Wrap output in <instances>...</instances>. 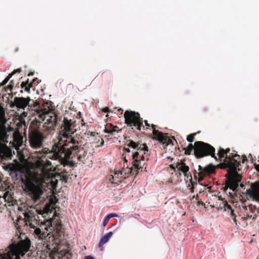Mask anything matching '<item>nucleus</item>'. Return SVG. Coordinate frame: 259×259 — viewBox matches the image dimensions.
<instances>
[{"instance_id":"nucleus-1","label":"nucleus","mask_w":259,"mask_h":259,"mask_svg":"<svg viewBox=\"0 0 259 259\" xmlns=\"http://www.w3.org/2000/svg\"><path fill=\"white\" fill-rule=\"evenodd\" d=\"M38 159L34 165L40 170L39 173L31 171L25 173L22 169L18 168L17 176L14 180L20 181L23 184V191L31 200L37 202L40 200L44 193L43 187L50 189H54L57 187L58 180L56 177H62L63 181L66 182L68 176L66 170L61 172V175L54 173L52 171V163L48 160L46 153L42 150L39 151L37 154Z\"/></svg>"},{"instance_id":"nucleus-2","label":"nucleus","mask_w":259,"mask_h":259,"mask_svg":"<svg viewBox=\"0 0 259 259\" xmlns=\"http://www.w3.org/2000/svg\"><path fill=\"white\" fill-rule=\"evenodd\" d=\"M75 126V121L64 117L61 127L62 130L60 131L62 137L53 144L51 150L47 148L42 149L47 158L59 160L64 166L68 165L73 166L72 162L67 159H73L76 155L78 161H83L84 157L78 154L82 145V137L74 134L75 130L73 128Z\"/></svg>"},{"instance_id":"nucleus-3","label":"nucleus","mask_w":259,"mask_h":259,"mask_svg":"<svg viewBox=\"0 0 259 259\" xmlns=\"http://www.w3.org/2000/svg\"><path fill=\"white\" fill-rule=\"evenodd\" d=\"M217 154L220 161H222V158H224V159L217 167L221 169L228 168L227 180L226 181L224 190L226 192L229 188L233 191H235L242 180V176L237 172V170H241V161L244 163L247 161V158L245 155L240 157L235 151L227 156L225 149L222 147L219 148Z\"/></svg>"},{"instance_id":"nucleus-4","label":"nucleus","mask_w":259,"mask_h":259,"mask_svg":"<svg viewBox=\"0 0 259 259\" xmlns=\"http://www.w3.org/2000/svg\"><path fill=\"white\" fill-rule=\"evenodd\" d=\"M36 211L34 208L29 207H27L23 213L26 225L34 229L33 233L36 237L40 240H46L53 230H56L58 234L63 232L62 225L60 220H46L40 222L39 220H36Z\"/></svg>"},{"instance_id":"nucleus-5","label":"nucleus","mask_w":259,"mask_h":259,"mask_svg":"<svg viewBox=\"0 0 259 259\" xmlns=\"http://www.w3.org/2000/svg\"><path fill=\"white\" fill-rule=\"evenodd\" d=\"M46 120L44 123L41 132L47 134H50L54 131L56 126L58 117L55 112H43L39 113L30 123L29 129H37L39 130L41 123Z\"/></svg>"},{"instance_id":"nucleus-6","label":"nucleus","mask_w":259,"mask_h":259,"mask_svg":"<svg viewBox=\"0 0 259 259\" xmlns=\"http://www.w3.org/2000/svg\"><path fill=\"white\" fill-rule=\"evenodd\" d=\"M31 242L26 237L17 243H12L6 249V252L0 254V259H21L29 251Z\"/></svg>"},{"instance_id":"nucleus-7","label":"nucleus","mask_w":259,"mask_h":259,"mask_svg":"<svg viewBox=\"0 0 259 259\" xmlns=\"http://www.w3.org/2000/svg\"><path fill=\"white\" fill-rule=\"evenodd\" d=\"M48 135L37 129H28L27 140L30 147L35 150L42 148L43 143Z\"/></svg>"},{"instance_id":"nucleus-8","label":"nucleus","mask_w":259,"mask_h":259,"mask_svg":"<svg viewBox=\"0 0 259 259\" xmlns=\"http://www.w3.org/2000/svg\"><path fill=\"white\" fill-rule=\"evenodd\" d=\"M195 157L196 158L211 156L217 159L215 148L210 144L202 141H196L195 142Z\"/></svg>"},{"instance_id":"nucleus-9","label":"nucleus","mask_w":259,"mask_h":259,"mask_svg":"<svg viewBox=\"0 0 259 259\" xmlns=\"http://www.w3.org/2000/svg\"><path fill=\"white\" fill-rule=\"evenodd\" d=\"M124 118L125 123L127 126H134L138 131H141L143 125V118H141L138 112L126 110L124 113Z\"/></svg>"},{"instance_id":"nucleus-10","label":"nucleus","mask_w":259,"mask_h":259,"mask_svg":"<svg viewBox=\"0 0 259 259\" xmlns=\"http://www.w3.org/2000/svg\"><path fill=\"white\" fill-rule=\"evenodd\" d=\"M47 247L50 252V256L52 259H70L72 257L71 253L67 249H60L51 247L47 244Z\"/></svg>"},{"instance_id":"nucleus-11","label":"nucleus","mask_w":259,"mask_h":259,"mask_svg":"<svg viewBox=\"0 0 259 259\" xmlns=\"http://www.w3.org/2000/svg\"><path fill=\"white\" fill-rule=\"evenodd\" d=\"M125 145L128 147L137 149L140 152L144 151L145 155H150L148 147L146 143L141 144L139 141L130 139L129 138H125Z\"/></svg>"},{"instance_id":"nucleus-12","label":"nucleus","mask_w":259,"mask_h":259,"mask_svg":"<svg viewBox=\"0 0 259 259\" xmlns=\"http://www.w3.org/2000/svg\"><path fill=\"white\" fill-rule=\"evenodd\" d=\"M140 151H136L132 155L133 166L136 171V174L138 173L139 170L142 168L146 163L145 156H144L145 154L143 153L140 155Z\"/></svg>"},{"instance_id":"nucleus-13","label":"nucleus","mask_w":259,"mask_h":259,"mask_svg":"<svg viewBox=\"0 0 259 259\" xmlns=\"http://www.w3.org/2000/svg\"><path fill=\"white\" fill-rule=\"evenodd\" d=\"M242 193L248 196L252 200L259 202V182L251 183L250 188Z\"/></svg>"},{"instance_id":"nucleus-14","label":"nucleus","mask_w":259,"mask_h":259,"mask_svg":"<svg viewBox=\"0 0 259 259\" xmlns=\"http://www.w3.org/2000/svg\"><path fill=\"white\" fill-rule=\"evenodd\" d=\"M9 136V135L8 134L7 138L5 141L0 139V156L3 159L5 160L11 159L13 156L11 149L2 144V142H8Z\"/></svg>"},{"instance_id":"nucleus-15","label":"nucleus","mask_w":259,"mask_h":259,"mask_svg":"<svg viewBox=\"0 0 259 259\" xmlns=\"http://www.w3.org/2000/svg\"><path fill=\"white\" fill-rule=\"evenodd\" d=\"M216 167L212 164H209L204 167L201 166H198V175L199 176V180L202 179L203 177L206 175H209L215 172Z\"/></svg>"},{"instance_id":"nucleus-16","label":"nucleus","mask_w":259,"mask_h":259,"mask_svg":"<svg viewBox=\"0 0 259 259\" xmlns=\"http://www.w3.org/2000/svg\"><path fill=\"white\" fill-rule=\"evenodd\" d=\"M30 101V98L29 97H15L13 104L17 108L24 109L27 106H29V103Z\"/></svg>"},{"instance_id":"nucleus-17","label":"nucleus","mask_w":259,"mask_h":259,"mask_svg":"<svg viewBox=\"0 0 259 259\" xmlns=\"http://www.w3.org/2000/svg\"><path fill=\"white\" fill-rule=\"evenodd\" d=\"M213 206L216 207L218 210L224 209L226 210L227 209H231V205L228 203L227 201L224 198H222L221 196L219 197Z\"/></svg>"},{"instance_id":"nucleus-18","label":"nucleus","mask_w":259,"mask_h":259,"mask_svg":"<svg viewBox=\"0 0 259 259\" xmlns=\"http://www.w3.org/2000/svg\"><path fill=\"white\" fill-rule=\"evenodd\" d=\"M121 131V129L119 128L117 126L113 125L111 123H107L106 125L104 131L105 133H108L110 135H114L115 132L118 133Z\"/></svg>"},{"instance_id":"nucleus-19","label":"nucleus","mask_w":259,"mask_h":259,"mask_svg":"<svg viewBox=\"0 0 259 259\" xmlns=\"http://www.w3.org/2000/svg\"><path fill=\"white\" fill-rule=\"evenodd\" d=\"M154 138L158 140L160 143L165 144L167 136L166 134H164L163 133L159 132L158 130H154Z\"/></svg>"},{"instance_id":"nucleus-20","label":"nucleus","mask_w":259,"mask_h":259,"mask_svg":"<svg viewBox=\"0 0 259 259\" xmlns=\"http://www.w3.org/2000/svg\"><path fill=\"white\" fill-rule=\"evenodd\" d=\"M112 235V232H110L101 237L99 243V247L101 251H103L104 249L103 245L109 241Z\"/></svg>"},{"instance_id":"nucleus-21","label":"nucleus","mask_w":259,"mask_h":259,"mask_svg":"<svg viewBox=\"0 0 259 259\" xmlns=\"http://www.w3.org/2000/svg\"><path fill=\"white\" fill-rule=\"evenodd\" d=\"M176 167L178 170L182 171L185 176L187 175L189 170V166L186 165V163L182 161L177 162Z\"/></svg>"},{"instance_id":"nucleus-22","label":"nucleus","mask_w":259,"mask_h":259,"mask_svg":"<svg viewBox=\"0 0 259 259\" xmlns=\"http://www.w3.org/2000/svg\"><path fill=\"white\" fill-rule=\"evenodd\" d=\"M123 177H121L120 175V172L116 171L114 173V175H111V178L109 179V181L112 184H115L118 185L122 181Z\"/></svg>"},{"instance_id":"nucleus-23","label":"nucleus","mask_w":259,"mask_h":259,"mask_svg":"<svg viewBox=\"0 0 259 259\" xmlns=\"http://www.w3.org/2000/svg\"><path fill=\"white\" fill-rule=\"evenodd\" d=\"M133 169L135 170L133 166L131 167L127 166L126 168H123L121 171H119L120 177L125 178L126 176H128L133 172Z\"/></svg>"},{"instance_id":"nucleus-24","label":"nucleus","mask_w":259,"mask_h":259,"mask_svg":"<svg viewBox=\"0 0 259 259\" xmlns=\"http://www.w3.org/2000/svg\"><path fill=\"white\" fill-rule=\"evenodd\" d=\"M195 143L194 144V145H193L191 143L189 144V145L186 148L184 147L183 148V150L185 151V154L187 155L192 154L193 152L194 155H195Z\"/></svg>"},{"instance_id":"nucleus-25","label":"nucleus","mask_w":259,"mask_h":259,"mask_svg":"<svg viewBox=\"0 0 259 259\" xmlns=\"http://www.w3.org/2000/svg\"><path fill=\"white\" fill-rule=\"evenodd\" d=\"M21 87L22 89H24L25 92H30V88L33 87L32 83L29 82V79L26 81H23L21 84Z\"/></svg>"},{"instance_id":"nucleus-26","label":"nucleus","mask_w":259,"mask_h":259,"mask_svg":"<svg viewBox=\"0 0 259 259\" xmlns=\"http://www.w3.org/2000/svg\"><path fill=\"white\" fill-rule=\"evenodd\" d=\"M5 201H7L8 203H13L15 201L14 197L11 193H9L8 191L4 193L3 197Z\"/></svg>"},{"instance_id":"nucleus-27","label":"nucleus","mask_w":259,"mask_h":259,"mask_svg":"<svg viewBox=\"0 0 259 259\" xmlns=\"http://www.w3.org/2000/svg\"><path fill=\"white\" fill-rule=\"evenodd\" d=\"M0 121L2 122L6 123V119L5 117V112L4 109V108L2 107L1 104H0Z\"/></svg>"},{"instance_id":"nucleus-28","label":"nucleus","mask_w":259,"mask_h":259,"mask_svg":"<svg viewBox=\"0 0 259 259\" xmlns=\"http://www.w3.org/2000/svg\"><path fill=\"white\" fill-rule=\"evenodd\" d=\"M249 210L253 213H255L256 212L257 213V210H259L257 208L255 205L250 204L248 206ZM257 214H255V215L256 217Z\"/></svg>"},{"instance_id":"nucleus-29","label":"nucleus","mask_w":259,"mask_h":259,"mask_svg":"<svg viewBox=\"0 0 259 259\" xmlns=\"http://www.w3.org/2000/svg\"><path fill=\"white\" fill-rule=\"evenodd\" d=\"M197 135V133H194L189 135L187 137V140L189 142H192L195 140V136Z\"/></svg>"},{"instance_id":"nucleus-30","label":"nucleus","mask_w":259,"mask_h":259,"mask_svg":"<svg viewBox=\"0 0 259 259\" xmlns=\"http://www.w3.org/2000/svg\"><path fill=\"white\" fill-rule=\"evenodd\" d=\"M17 169H18V168H15V167L12 168L11 169V171H10V175L11 176V177L12 178V179L14 180L16 176H17L16 171L17 170Z\"/></svg>"},{"instance_id":"nucleus-31","label":"nucleus","mask_w":259,"mask_h":259,"mask_svg":"<svg viewBox=\"0 0 259 259\" xmlns=\"http://www.w3.org/2000/svg\"><path fill=\"white\" fill-rule=\"evenodd\" d=\"M14 85V82L13 81V80H12L10 81V84L9 85H8L7 87L4 88V89H5V91H6V92H7L8 90L10 91H11L13 89Z\"/></svg>"},{"instance_id":"nucleus-32","label":"nucleus","mask_w":259,"mask_h":259,"mask_svg":"<svg viewBox=\"0 0 259 259\" xmlns=\"http://www.w3.org/2000/svg\"><path fill=\"white\" fill-rule=\"evenodd\" d=\"M130 153H131V150H130V149L129 148H125V147L123 148V153H122V154H125L126 156L128 157L130 156Z\"/></svg>"},{"instance_id":"nucleus-33","label":"nucleus","mask_w":259,"mask_h":259,"mask_svg":"<svg viewBox=\"0 0 259 259\" xmlns=\"http://www.w3.org/2000/svg\"><path fill=\"white\" fill-rule=\"evenodd\" d=\"M40 81V80H39L38 78H37V77H35L33 79L32 82H31L30 83H32V85H33V84H37Z\"/></svg>"},{"instance_id":"nucleus-34","label":"nucleus","mask_w":259,"mask_h":259,"mask_svg":"<svg viewBox=\"0 0 259 259\" xmlns=\"http://www.w3.org/2000/svg\"><path fill=\"white\" fill-rule=\"evenodd\" d=\"M109 217H107V216L105 217V218L104 220L103 223V226L104 227H105L107 224L108 223V221L110 220L109 219Z\"/></svg>"},{"instance_id":"nucleus-35","label":"nucleus","mask_w":259,"mask_h":259,"mask_svg":"<svg viewBox=\"0 0 259 259\" xmlns=\"http://www.w3.org/2000/svg\"><path fill=\"white\" fill-rule=\"evenodd\" d=\"M191 184L192 186V187L190 188L191 192H193L194 189V185H197V182H194L192 181V179H191Z\"/></svg>"},{"instance_id":"nucleus-36","label":"nucleus","mask_w":259,"mask_h":259,"mask_svg":"<svg viewBox=\"0 0 259 259\" xmlns=\"http://www.w3.org/2000/svg\"><path fill=\"white\" fill-rule=\"evenodd\" d=\"M165 144H166L167 145H170V144H173V142L169 138V137H168L167 139H166V142L165 143Z\"/></svg>"},{"instance_id":"nucleus-37","label":"nucleus","mask_w":259,"mask_h":259,"mask_svg":"<svg viewBox=\"0 0 259 259\" xmlns=\"http://www.w3.org/2000/svg\"><path fill=\"white\" fill-rule=\"evenodd\" d=\"M117 216H118V215L114 213H109L107 215V217H109V219H110L111 218H113V217H117Z\"/></svg>"},{"instance_id":"nucleus-38","label":"nucleus","mask_w":259,"mask_h":259,"mask_svg":"<svg viewBox=\"0 0 259 259\" xmlns=\"http://www.w3.org/2000/svg\"><path fill=\"white\" fill-rule=\"evenodd\" d=\"M21 72V69L20 68H19V69H15L14 70L12 73H11L10 74H12V76H13V75H14V74L16 73H20Z\"/></svg>"},{"instance_id":"nucleus-39","label":"nucleus","mask_w":259,"mask_h":259,"mask_svg":"<svg viewBox=\"0 0 259 259\" xmlns=\"http://www.w3.org/2000/svg\"><path fill=\"white\" fill-rule=\"evenodd\" d=\"M102 111L104 112L108 113V112H109L110 111V109L108 107H105V108H104L102 109Z\"/></svg>"},{"instance_id":"nucleus-40","label":"nucleus","mask_w":259,"mask_h":259,"mask_svg":"<svg viewBox=\"0 0 259 259\" xmlns=\"http://www.w3.org/2000/svg\"><path fill=\"white\" fill-rule=\"evenodd\" d=\"M127 157L126 156V155L125 154H122V158L123 159V161H124V162L125 163H126L127 162V160L126 159V158Z\"/></svg>"},{"instance_id":"nucleus-41","label":"nucleus","mask_w":259,"mask_h":259,"mask_svg":"<svg viewBox=\"0 0 259 259\" xmlns=\"http://www.w3.org/2000/svg\"><path fill=\"white\" fill-rule=\"evenodd\" d=\"M254 167H255V169L256 170V171L258 173V176H259V164L255 163L254 164Z\"/></svg>"},{"instance_id":"nucleus-42","label":"nucleus","mask_w":259,"mask_h":259,"mask_svg":"<svg viewBox=\"0 0 259 259\" xmlns=\"http://www.w3.org/2000/svg\"><path fill=\"white\" fill-rule=\"evenodd\" d=\"M225 151L227 155L228 156L229 153H231L230 152V149L229 148H227L226 149H225Z\"/></svg>"},{"instance_id":"nucleus-43","label":"nucleus","mask_w":259,"mask_h":259,"mask_svg":"<svg viewBox=\"0 0 259 259\" xmlns=\"http://www.w3.org/2000/svg\"><path fill=\"white\" fill-rule=\"evenodd\" d=\"M151 126V127H152V128L153 129V132H152L153 133V135L154 136V130H156L155 129L156 126L155 125H154V124H153Z\"/></svg>"},{"instance_id":"nucleus-44","label":"nucleus","mask_w":259,"mask_h":259,"mask_svg":"<svg viewBox=\"0 0 259 259\" xmlns=\"http://www.w3.org/2000/svg\"><path fill=\"white\" fill-rule=\"evenodd\" d=\"M21 142H22V140H21V139L20 138L18 139V141H17V144L18 145V146H19V145H21Z\"/></svg>"},{"instance_id":"nucleus-45","label":"nucleus","mask_w":259,"mask_h":259,"mask_svg":"<svg viewBox=\"0 0 259 259\" xmlns=\"http://www.w3.org/2000/svg\"><path fill=\"white\" fill-rule=\"evenodd\" d=\"M84 259H95L94 257L91 255H88L85 257Z\"/></svg>"},{"instance_id":"nucleus-46","label":"nucleus","mask_w":259,"mask_h":259,"mask_svg":"<svg viewBox=\"0 0 259 259\" xmlns=\"http://www.w3.org/2000/svg\"><path fill=\"white\" fill-rule=\"evenodd\" d=\"M144 122H145V124L146 126H147V127H150V124L149 123H148L147 120H145Z\"/></svg>"},{"instance_id":"nucleus-47","label":"nucleus","mask_w":259,"mask_h":259,"mask_svg":"<svg viewBox=\"0 0 259 259\" xmlns=\"http://www.w3.org/2000/svg\"><path fill=\"white\" fill-rule=\"evenodd\" d=\"M33 74H34V73H33V72H29V73L28 74V76H31V75H33Z\"/></svg>"},{"instance_id":"nucleus-48","label":"nucleus","mask_w":259,"mask_h":259,"mask_svg":"<svg viewBox=\"0 0 259 259\" xmlns=\"http://www.w3.org/2000/svg\"><path fill=\"white\" fill-rule=\"evenodd\" d=\"M104 144V141L102 139H101V145H100V146H103Z\"/></svg>"},{"instance_id":"nucleus-49","label":"nucleus","mask_w":259,"mask_h":259,"mask_svg":"<svg viewBox=\"0 0 259 259\" xmlns=\"http://www.w3.org/2000/svg\"><path fill=\"white\" fill-rule=\"evenodd\" d=\"M244 185L242 183L240 184V187L241 188H243L244 187Z\"/></svg>"},{"instance_id":"nucleus-50","label":"nucleus","mask_w":259,"mask_h":259,"mask_svg":"<svg viewBox=\"0 0 259 259\" xmlns=\"http://www.w3.org/2000/svg\"><path fill=\"white\" fill-rule=\"evenodd\" d=\"M119 111H121V113H122V111H123V110H122L121 109H119Z\"/></svg>"},{"instance_id":"nucleus-51","label":"nucleus","mask_w":259,"mask_h":259,"mask_svg":"<svg viewBox=\"0 0 259 259\" xmlns=\"http://www.w3.org/2000/svg\"><path fill=\"white\" fill-rule=\"evenodd\" d=\"M170 167H171L172 168H175V167H174V166H172V165H170Z\"/></svg>"},{"instance_id":"nucleus-52","label":"nucleus","mask_w":259,"mask_h":259,"mask_svg":"<svg viewBox=\"0 0 259 259\" xmlns=\"http://www.w3.org/2000/svg\"><path fill=\"white\" fill-rule=\"evenodd\" d=\"M200 133V131H198V132H197V134H199Z\"/></svg>"},{"instance_id":"nucleus-53","label":"nucleus","mask_w":259,"mask_h":259,"mask_svg":"<svg viewBox=\"0 0 259 259\" xmlns=\"http://www.w3.org/2000/svg\"><path fill=\"white\" fill-rule=\"evenodd\" d=\"M104 72H103L102 74H101V75L103 76V75L104 74Z\"/></svg>"},{"instance_id":"nucleus-54","label":"nucleus","mask_w":259,"mask_h":259,"mask_svg":"<svg viewBox=\"0 0 259 259\" xmlns=\"http://www.w3.org/2000/svg\"><path fill=\"white\" fill-rule=\"evenodd\" d=\"M20 92H21V93H23V90H21V91H20Z\"/></svg>"},{"instance_id":"nucleus-55","label":"nucleus","mask_w":259,"mask_h":259,"mask_svg":"<svg viewBox=\"0 0 259 259\" xmlns=\"http://www.w3.org/2000/svg\"><path fill=\"white\" fill-rule=\"evenodd\" d=\"M0 254H3V253H0Z\"/></svg>"}]
</instances>
